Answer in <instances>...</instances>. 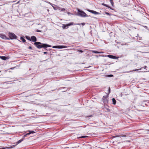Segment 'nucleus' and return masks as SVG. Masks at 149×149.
Listing matches in <instances>:
<instances>
[{
    "label": "nucleus",
    "mask_w": 149,
    "mask_h": 149,
    "mask_svg": "<svg viewBox=\"0 0 149 149\" xmlns=\"http://www.w3.org/2000/svg\"><path fill=\"white\" fill-rule=\"evenodd\" d=\"M26 38L28 40L31 41V39L28 36H26Z\"/></svg>",
    "instance_id": "aec40b11"
},
{
    "label": "nucleus",
    "mask_w": 149,
    "mask_h": 149,
    "mask_svg": "<svg viewBox=\"0 0 149 149\" xmlns=\"http://www.w3.org/2000/svg\"><path fill=\"white\" fill-rule=\"evenodd\" d=\"M1 72V71H0V72Z\"/></svg>",
    "instance_id": "a19ab883"
},
{
    "label": "nucleus",
    "mask_w": 149,
    "mask_h": 149,
    "mask_svg": "<svg viewBox=\"0 0 149 149\" xmlns=\"http://www.w3.org/2000/svg\"><path fill=\"white\" fill-rule=\"evenodd\" d=\"M48 3L49 4H50L52 6V3H51L50 2H48Z\"/></svg>",
    "instance_id": "c85d7f7f"
},
{
    "label": "nucleus",
    "mask_w": 149,
    "mask_h": 149,
    "mask_svg": "<svg viewBox=\"0 0 149 149\" xmlns=\"http://www.w3.org/2000/svg\"><path fill=\"white\" fill-rule=\"evenodd\" d=\"M48 10V11H49V9H48V10Z\"/></svg>",
    "instance_id": "ea45409f"
},
{
    "label": "nucleus",
    "mask_w": 149,
    "mask_h": 149,
    "mask_svg": "<svg viewBox=\"0 0 149 149\" xmlns=\"http://www.w3.org/2000/svg\"><path fill=\"white\" fill-rule=\"evenodd\" d=\"M110 93V87L109 88V93Z\"/></svg>",
    "instance_id": "a878e982"
},
{
    "label": "nucleus",
    "mask_w": 149,
    "mask_h": 149,
    "mask_svg": "<svg viewBox=\"0 0 149 149\" xmlns=\"http://www.w3.org/2000/svg\"><path fill=\"white\" fill-rule=\"evenodd\" d=\"M15 1H13V2H15Z\"/></svg>",
    "instance_id": "58836bf2"
},
{
    "label": "nucleus",
    "mask_w": 149,
    "mask_h": 149,
    "mask_svg": "<svg viewBox=\"0 0 149 149\" xmlns=\"http://www.w3.org/2000/svg\"><path fill=\"white\" fill-rule=\"evenodd\" d=\"M81 24L82 25H85V23H81V24L78 23L76 24H75L74 25H80Z\"/></svg>",
    "instance_id": "6ab92c4d"
},
{
    "label": "nucleus",
    "mask_w": 149,
    "mask_h": 149,
    "mask_svg": "<svg viewBox=\"0 0 149 149\" xmlns=\"http://www.w3.org/2000/svg\"><path fill=\"white\" fill-rule=\"evenodd\" d=\"M14 68H11V69H13Z\"/></svg>",
    "instance_id": "4c0bfd02"
},
{
    "label": "nucleus",
    "mask_w": 149,
    "mask_h": 149,
    "mask_svg": "<svg viewBox=\"0 0 149 149\" xmlns=\"http://www.w3.org/2000/svg\"><path fill=\"white\" fill-rule=\"evenodd\" d=\"M88 10L89 12L91 13H92L93 14L95 15H99V14H100V13L97 12L96 11H95L93 10Z\"/></svg>",
    "instance_id": "0eeeda50"
},
{
    "label": "nucleus",
    "mask_w": 149,
    "mask_h": 149,
    "mask_svg": "<svg viewBox=\"0 0 149 149\" xmlns=\"http://www.w3.org/2000/svg\"><path fill=\"white\" fill-rule=\"evenodd\" d=\"M0 37L1 38H2V39H9V38H7L6 37V36L4 35H0Z\"/></svg>",
    "instance_id": "9d476101"
},
{
    "label": "nucleus",
    "mask_w": 149,
    "mask_h": 149,
    "mask_svg": "<svg viewBox=\"0 0 149 149\" xmlns=\"http://www.w3.org/2000/svg\"><path fill=\"white\" fill-rule=\"evenodd\" d=\"M0 58L2 60H6V59H8V57L5 56H0Z\"/></svg>",
    "instance_id": "9b49d317"
},
{
    "label": "nucleus",
    "mask_w": 149,
    "mask_h": 149,
    "mask_svg": "<svg viewBox=\"0 0 149 149\" xmlns=\"http://www.w3.org/2000/svg\"><path fill=\"white\" fill-rule=\"evenodd\" d=\"M54 9L55 10V7L54 6H52Z\"/></svg>",
    "instance_id": "c9c22d12"
},
{
    "label": "nucleus",
    "mask_w": 149,
    "mask_h": 149,
    "mask_svg": "<svg viewBox=\"0 0 149 149\" xmlns=\"http://www.w3.org/2000/svg\"><path fill=\"white\" fill-rule=\"evenodd\" d=\"M111 1V0H110Z\"/></svg>",
    "instance_id": "79ce46f5"
},
{
    "label": "nucleus",
    "mask_w": 149,
    "mask_h": 149,
    "mask_svg": "<svg viewBox=\"0 0 149 149\" xmlns=\"http://www.w3.org/2000/svg\"><path fill=\"white\" fill-rule=\"evenodd\" d=\"M73 25V23L72 22H71L68 24H63L62 27L63 29H66L68 28V26H70L72 25Z\"/></svg>",
    "instance_id": "423d86ee"
},
{
    "label": "nucleus",
    "mask_w": 149,
    "mask_h": 149,
    "mask_svg": "<svg viewBox=\"0 0 149 149\" xmlns=\"http://www.w3.org/2000/svg\"><path fill=\"white\" fill-rule=\"evenodd\" d=\"M105 13L107 15H110L109 13L107 12H105Z\"/></svg>",
    "instance_id": "b1692460"
},
{
    "label": "nucleus",
    "mask_w": 149,
    "mask_h": 149,
    "mask_svg": "<svg viewBox=\"0 0 149 149\" xmlns=\"http://www.w3.org/2000/svg\"><path fill=\"white\" fill-rule=\"evenodd\" d=\"M111 3L112 4L113 3V2L112 1H111Z\"/></svg>",
    "instance_id": "e433bc0d"
},
{
    "label": "nucleus",
    "mask_w": 149,
    "mask_h": 149,
    "mask_svg": "<svg viewBox=\"0 0 149 149\" xmlns=\"http://www.w3.org/2000/svg\"><path fill=\"white\" fill-rule=\"evenodd\" d=\"M19 2H20V1H18L17 3H16V4H18V3H19Z\"/></svg>",
    "instance_id": "473e14b6"
},
{
    "label": "nucleus",
    "mask_w": 149,
    "mask_h": 149,
    "mask_svg": "<svg viewBox=\"0 0 149 149\" xmlns=\"http://www.w3.org/2000/svg\"><path fill=\"white\" fill-rule=\"evenodd\" d=\"M78 11L79 12L78 14L80 16L82 17H86L87 16V15L84 11L79 10H78Z\"/></svg>",
    "instance_id": "7ed1b4c3"
},
{
    "label": "nucleus",
    "mask_w": 149,
    "mask_h": 149,
    "mask_svg": "<svg viewBox=\"0 0 149 149\" xmlns=\"http://www.w3.org/2000/svg\"><path fill=\"white\" fill-rule=\"evenodd\" d=\"M126 135H120L119 136H115V137H126Z\"/></svg>",
    "instance_id": "dca6fc26"
},
{
    "label": "nucleus",
    "mask_w": 149,
    "mask_h": 149,
    "mask_svg": "<svg viewBox=\"0 0 149 149\" xmlns=\"http://www.w3.org/2000/svg\"><path fill=\"white\" fill-rule=\"evenodd\" d=\"M79 52H80L81 53L83 52V51L82 50H79Z\"/></svg>",
    "instance_id": "7c9ffc66"
},
{
    "label": "nucleus",
    "mask_w": 149,
    "mask_h": 149,
    "mask_svg": "<svg viewBox=\"0 0 149 149\" xmlns=\"http://www.w3.org/2000/svg\"><path fill=\"white\" fill-rule=\"evenodd\" d=\"M15 146V145H13V146H12L11 147H8V148H7L8 149L11 148H13ZM6 148H0V149H5Z\"/></svg>",
    "instance_id": "2eb2a0df"
},
{
    "label": "nucleus",
    "mask_w": 149,
    "mask_h": 149,
    "mask_svg": "<svg viewBox=\"0 0 149 149\" xmlns=\"http://www.w3.org/2000/svg\"><path fill=\"white\" fill-rule=\"evenodd\" d=\"M106 109L107 111L109 112L110 111V110L108 108H106Z\"/></svg>",
    "instance_id": "5701e85b"
},
{
    "label": "nucleus",
    "mask_w": 149,
    "mask_h": 149,
    "mask_svg": "<svg viewBox=\"0 0 149 149\" xmlns=\"http://www.w3.org/2000/svg\"><path fill=\"white\" fill-rule=\"evenodd\" d=\"M68 47V46L64 45H58L54 46L52 47L53 48H58V49H62L63 48H66Z\"/></svg>",
    "instance_id": "20e7f679"
},
{
    "label": "nucleus",
    "mask_w": 149,
    "mask_h": 149,
    "mask_svg": "<svg viewBox=\"0 0 149 149\" xmlns=\"http://www.w3.org/2000/svg\"><path fill=\"white\" fill-rule=\"evenodd\" d=\"M146 67H147L145 65L144 66V67L143 68H146Z\"/></svg>",
    "instance_id": "72a5a7b5"
},
{
    "label": "nucleus",
    "mask_w": 149,
    "mask_h": 149,
    "mask_svg": "<svg viewBox=\"0 0 149 149\" xmlns=\"http://www.w3.org/2000/svg\"><path fill=\"white\" fill-rule=\"evenodd\" d=\"M36 31L37 32H42V31H40V30H36Z\"/></svg>",
    "instance_id": "393cba45"
},
{
    "label": "nucleus",
    "mask_w": 149,
    "mask_h": 149,
    "mask_svg": "<svg viewBox=\"0 0 149 149\" xmlns=\"http://www.w3.org/2000/svg\"><path fill=\"white\" fill-rule=\"evenodd\" d=\"M108 96L106 95L104 96L102 98V100L104 103L106 104L108 102Z\"/></svg>",
    "instance_id": "39448f33"
},
{
    "label": "nucleus",
    "mask_w": 149,
    "mask_h": 149,
    "mask_svg": "<svg viewBox=\"0 0 149 149\" xmlns=\"http://www.w3.org/2000/svg\"><path fill=\"white\" fill-rule=\"evenodd\" d=\"M31 41L32 40L33 42H35L34 45L36 46L38 49H40L42 48H46L47 47H51V46L46 44L42 43L40 42H36L37 39L36 37L34 36H32L31 38ZM46 50L47 49H45Z\"/></svg>",
    "instance_id": "f257e3e1"
},
{
    "label": "nucleus",
    "mask_w": 149,
    "mask_h": 149,
    "mask_svg": "<svg viewBox=\"0 0 149 149\" xmlns=\"http://www.w3.org/2000/svg\"><path fill=\"white\" fill-rule=\"evenodd\" d=\"M43 53L44 54H46L47 53V52H44Z\"/></svg>",
    "instance_id": "f704fd0d"
},
{
    "label": "nucleus",
    "mask_w": 149,
    "mask_h": 149,
    "mask_svg": "<svg viewBox=\"0 0 149 149\" xmlns=\"http://www.w3.org/2000/svg\"><path fill=\"white\" fill-rule=\"evenodd\" d=\"M102 5H103L105 6H106L108 8H109V6H108L107 5V4H104V3H102Z\"/></svg>",
    "instance_id": "412c9836"
},
{
    "label": "nucleus",
    "mask_w": 149,
    "mask_h": 149,
    "mask_svg": "<svg viewBox=\"0 0 149 149\" xmlns=\"http://www.w3.org/2000/svg\"><path fill=\"white\" fill-rule=\"evenodd\" d=\"M107 76L108 77H113V75L112 74H110L108 75Z\"/></svg>",
    "instance_id": "4be33fe9"
},
{
    "label": "nucleus",
    "mask_w": 149,
    "mask_h": 149,
    "mask_svg": "<svg viewBox=\"0 0 149 149\" xmlns=\"http://www.w3.org/2000/svg\"><path fill=\"white\" fill-rule=\"evenodd\" d=\"M146 131L148 133H149V130H146Z\"/></svg>",
    "instance_id": "2f4dec72"
},
{
    "label": "nucleus",
    "mask_w": 149,
    "mask_h": 149,
    "mask_svg": "<svg viewBox=\"0 0 149 149\" xmlns=\"http://www.w3.org/2000/svg\"><path fill=\"white\" fill-rule=\"evenodd\" d=\"M20 40L23 42H25L26 41V40L24 38L22 37H21Z\"/></svg>",
    "instance_id": "f3484780"
},
{
    "label": "nucleus",
    "mask_w": 149,
    "mask_h": 149,
    "mask_svg": "<svg viewBox=\"0 0 149 149\" xmlns=\"http://www.w3.org/2000/svg\"><path fill=\"white\" fill-rule=\"evenodd\" d=\"M29 49H32V47H31V46H30L29 47V48H28Z\"/></svg>",
    "instance_id": "c756f323"
},
{
    "label": "nucleus",
    "mask_w": 149,
    "mask_h": 149,
    "mask_svg": "<svg viewBox=\"0 0 149 149\" xmlns=\"http://www.w3.org/2000/svg\"><path fill=\"white\" fill-rule=\"evenodd\" d=\"M141 68H140V69H135L134 70H132V71H130L129 72H133L134 71H136L138 70H141Z\"/></svg>",
    "instance_id": "a211bd4d"
},
{
    "label": "nucleus",
    "mask_w": 149,
    "mask_h": 149,
    "mask_svg": "<svg viewBox=\"0 0 149 149\" xmlns=\"http://www.w3.org/2000/svg\"><path fill=\"white\" fill-rule=\"evenodd\" d=\"M8 36L11 39H16L17 38V36L14 33H10Z\"/></svg>",
    "instance_id": "f03ea898"
},
{
    "label": "nucleus",
    "mask_w": 149,
    "mask_h": 149,
    "mask_svg": "<svg viewBox=\"0 0 149 149\" xmlns=\"http://www.w3.org/2000/svg\"><path fill=\"white\" fill-rule=\"evenodd\" d=\"M29 133L26 134L24 136V138L26 137V136L29 135L30 134H33V133H35V132H34V131H29Z\"/></svg>",
    "instance_id": "1a4fd4ad"
},
{
    "label": "nucleus",
    "mask_w": 149,
    "mask_h": 149,
    "mask_svg": "<svg viewBox=\"0 0 149 149\" xmlns=\"http://www.w3.org/2000/svg\"><path fill=\"white\" fill-rule=\"evenodd\" d=\"M23 139H20V140H19L17 142V145L19 143L23 141Z\"/></svg>",
    "instance_id": "4468645a"
},
{
    "label": "nucleus",
    "mask_w": 149,
    "mask_h": 149,
    "mask_svg": "<svg viewBox=\"0 0 149 149\" xmlns=\"http://www.w3.org/2000/svg\"><path fill=\"white\" fill-rule=\"evenodd\" d=\"M112 101L113 102V104L115 105L116 104V100L114 98H113L112 99Z\"/></svg>",
    "instance_id": "ddd939ff"
},
{
    "label": "nucleus",
    "mask_w": 149,
    "mask_h": 149,
    "mask_svg": "<svg viewBox=\"0 0 149 149\" xmlns=\"http://www.w3.org/2000/svg\"><path fill=\"white\" fill-rule=\"evenodd\" d=\"M87 136H81L80 138H84L86 137Z\"/></svg>",
    "instance_id": "bb28decb"
},
{
    "label": "nucleus",
    "mask_w": 149,
    "mask_h": 149,
    "mask_svg": "<svg viewBox=\"0 0 149 149\" xmlns=\"http://www.w3.org/2000/svg\"><path fill=\"white\" fill-rule=\"evenodd\" d=\"M65 10V9L64 8H62L61 9V10L63 11Z\"/></svg>",
    "instance_id": "cd10ccee"
},
{
    "label": "nucleus",
    "mask_w": 149,
    "mask_h": 149,
    "mask_svg": "<svg viewBox=\"0 0 149 149\" xmlns=\"http://www.w3.org/2000/svg\"><path fill=\"white\" fill-rule=\"evenodd\" d=\"M92 52L93 53H95V54H99V53H103V52H98L97 51H95V50H92Z\"/></svg>",
    "instance_id": "f8f14e48"
},
{
    "label": "nucleus",
    "mask_w": 149,
    "mask_h": 149,
    "mask_svg": "<svg viewBox=\"0 0 149 149\" xmlns=\"http://www.w3.org/2000/svg\"><path fill=\"white\" fill-rule=\"evenodd\" d=\"M107 57H108L109 58L113 59H118V57H117L116 56H113V55H107Z\"/></svg>",
    "instance_id": "6e6552de"
}]
</instances>
